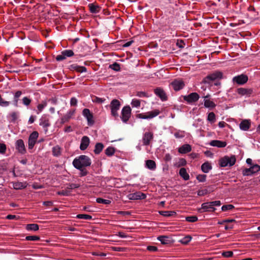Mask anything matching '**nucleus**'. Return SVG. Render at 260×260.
I'll use <instances>...</instances> for the list:
<instances>
[{"mask_svg":"<svg viewBox=\"0 0 260 260\" xmlns=\"http://www.w3.org/2000/svg\"><path fill=\"white\" fill-rule=\"evenodd\" d=\"M91 164L90 158L85 155L79 156L78 158H75L73 161V165L77 169L90 166Z\"/></svg>","mask_w":260,"mask_h":260,"instance_id":"obj_1","label":"nucleus"},{"mask_svg":"<svg viewBox=\"0 0 260 260\" xmlns=\"http://www.w3.org/2000/svg\"><path fill=\"white\" fill-rule=\"evenodd\" d=\"M223 78V73L219 71H215L206 77L203 80V82L205 84H210L211 82L215 81L216 79H221Z\"/></svg>","mask_w":260,"mask_h":260,"instance_id":"obj_2","label":"nucleus"},{"mask_svg":"<svg viewBox=\"0 0 260 260\" xmlns=\"http://www.w3.org/2000/svg\"><path fill=\"white\" fill-rule=\"evenodd\" d=\"M120 106V102L116 100H113L110 103V108L111 114L115 117L118 116L117 113L118 110L119 109Z\"/></svg>","mask_w":260,"mask_h":260,"instance_id":"obj_3","label":"nucleus"},{"mask_svg":"<svg viewBox=\"0 0 260 260\" xmlns=\"http://www.w3.org/2000/svg\"><path fill=\"white\" fill-rule=\"evenodd\" d=\"M159 113V110L155 109L146 113L138 114L137 115L136 117L141 119H150L157 116Z\"/></svg>","mask_w":260,"mask_h":260,"instance_id":"obj_4","label":"nucleus"},{"mask_svg":"<svg viewBox=\"0 0 260 260\" xmlns=\"http://www.w3.org/2000/svg\"><path fill=\"white\" fill-rule=\"evenodd\" d=\"M131 115V109L129 106H125L121 111V118L123 122H126Z\"/></svg>","mask_w":260,"mask_h":260,"instance_id":"obj_5","label":"nucleus"},{"mask_svg":"<svg viewBox=\"0 0 260 260\" xmlns=\"http://www.w3.org/2000/svg\"><path fill=\"white\" fill-rule=\"evenodd\" d=\"M260 171V166L258 165H254L248 169H245L242 171L243 176L251 175Z\"/></svg>","mask_w":260,"mask_h":260,"instance_id":"obj_6","label":"nucleus"},{"mask_svg":"<svg viewBox=\"0 0 260 260\" xmlns=\"http://www.w3.org/2000/svg\"><path fill=\"white\" fill-rule=\"evenodd\" d=\"M215 210V208L211 206L209 202L203 203L201 208H199L198 211L202 213L205 212H214Z\"/></svg>","mask_w":260,"mask_h":260,"instance_id":"obj_7","label":"nucleus"},{"mask_svg":"<svg viewBox=\"0 0 260 260\" xmlns=\"http://www.w3.org/2000/svg\"><path fill=\"white\" fill-rule=\"evenodd\" d=\"M82 114L87 119L88 125L89 126L93 125L94 123L93 116L92 113L90 111V110L88 109H84L83 110Z\"/></svg>","mask_w":260,"mask_h":260,"instance_id":"obj_8","label":"nucleus"},{"mask_svg":"<svg viewBox=\"0 0 260 260\" xmlns=\"http://www.w3.org/2000/svg\"><path fill=\"white\" fill-rule=\"evenodd\" d=\"M200 96L197 92H192L188 95L183 96V99L188 103H194L198 101Z\"/></svg>","mask_w":260,"mask_h":260,"instance_id":"obj_9","label":"nucleus"},{"mask_svg":"<svg viewBox=\"0 0 260 260\" xmlns=\"http://www.w3.org/2000/svg\"><path fill=\"white\" fill-rule=\"evenodd\" d=\"M248 80V76L244 74H241L234 77L233 81L239 85H242L246 83Z\"/></svg>","mask_w":260,"mask_h":260,"instance_id":"obj_10","label":"nucleus"},{"mask_svg":"<svg viewBox=\"0 0 260 260\" xmlns=\"http://www.w3.org/2000/svg\"><path fill=\"white\" fill-rule=\"evenodd\" d=\"M171 84L175 91L181 90L185 86L184 82L181 79L174 80Z\"/></svg>","mask_w":260,"mask_h":260,"instance_id":"obj_11","label":"nucleus"},{"mask_svg":"<svg viewBox=\"0 0 260 260\" xmlns=\"http://www.w3.org/2000/svg\"><path fill=\"white\" fill-rule=\"evenodd\" d=\"M153 138V135L152 132H146L144 134L142 142L144 145L147 146L150 143V141Z\"/></svg>","mask_w":260,"mask_h":260,"instance_id":"obj_12","label":"nucleus"},{"mask_svg":"<svg viewBox=\"0 0 260 260\" xmlns=\"http://www.w3.org/2000/svg\"><path fill=\"white\" fill-rule=\"evenodd\" d=\"M16 148L21 154H24L26 152L25 145L22 139H19L16 141Z\"/></svg>","mask_w":260,"mask_h":260,"instance_id":"obj_13","label":"nucleus"},{"mask_svg":"<svg viewBox=\"0 0 260 260\" xmlns=\"http://www.w3.org/2000/svg\"><path fill=\"white\" fill-rule=\"evenodd\" d=\"M155 94L158 96L161 101H165L168 99L167 95L165 91L161 88L158 87L154 89Z\"/></svg>","mask_w":260,"mask_h":260,"instance_id":"obj_14","label":"nucleus"},{"mask_svg":"<svg viewBox=\"0 0 260 260\" xmlns=\"http://www.w3.org/2000/svg\"><path fill=\"white\" fill-rule=\"evenodd\" d=\"M75 113V109L70 110L66 115L61 118V123H64L70 120Z\"/></svg>","mask_w":260,"mask_h":260,"instance_id":"obj_15","label":"nucleus"},{"mask_svg":"<svg viewBox=\"0 0 260 260\" xmlns=\"http://www.w3.org/2000/svg\"><path fill=\"white\" fill-rule=\"evenodd\" d=\"M146 197V194L141 192L131 193L128 196V198L130 200L144 199Z\"/></svg>","mask_w":260,"mask_h":260,"instance_id":"obj_16","label":"nucleus"},{"mask_svg":"<svg viewBox=\"0 0 260 260\" xmlns=\"http://www.w3.org/2000/svg\"><path fill=\"white\" fill-rule=\"evenodd\" d=\"M90 143V140L87 136H83L81 139V142L80 146V149L81 150H85L88 146Z\"/></svg>","mask_w":260,"mask_h":260,"instance_id":"obj_17","label":"nucleus"},{"mask_svg":"<svg viewBox=\"0 0 260 260\" xmlns=\"http://www.w3.org/2000/svg\"><path fill=\"white\" fill-rule=\"evenodd\" d=\"M237 93L241 95L249 96L253 93L252 89H248L244 88H239L237 90Z\"/></svg>","mask_w":260,"mask_h":260,"instance_id":"obj_18","label":"nucleus"},{"mask_svg":"<svg viewBox=\"0 0 260 260\" xmlns=\"http://www.w3.org/2000/svg\"><path fill=\"white\" fill-rule=\"evenodd\" d=\"M251 125L250 120H243L240 123L239 126L241 129L243 131H248Z\"/></svg>","mask_w":260,"mask_h":260,"instance_id":"obj_19","label":"nucleus"},{"mask_svg":"<svg viewBox=\"0 0 260 260\" xmlns=\"http://www.w3.org/2000/svg\"><path fill=\"white\" fill-rule=\"evenodd\" d=\"M69 69L71 71H76L79 73L85 72L87 71L85 67L79 66L76 64L71 65L69 67Z\"/></svg>","mask_w":260,"mask_h":260,"instance_id":"obj_20","label":"nucleus"},{"mask_svg":"<svg viewBox=\"0 0 260 260\" xmlns=\"http://www.w3.org/2000/svg\"><path fill=\"white\" fill-rule=\"evenodd\" d=\"M210 145L218 148H223L226 146V142L219 140H212L210 142Z\"/></svg>","mask_w":260,"mask_h":260,"instance_id":"obj_21","label":"nucleus"},{"mask_svg":"<svg viewBox=\"0 0 260 260\" xmlns=\"http://www.w3.org/2000/svg\"><path fill=\"white\" fill-rule=\"evenodd\" d=\"M157 239L161 242L162 244L168 245L172 242V240L171 238L166 236H161L157 238Z\"/></svg>","mask_w":260,"mask_h":260,"instance_id":"obj_22","label":"nucleus"},{"mask_svg":"<svg viewBox=\"0 0 260 260\" xmlns=\"http://www.w3.org/2000/svg\"><path fill=\"white\" fill-rule=\"evenodd\" d=\"M223 157L225 161H227L229 166L230 167L234 166L236 163V156L234 155H231V156H224Z\"/></svg>","mask_w":260,"mask_h":260,"instance_id":"obj_23","label":"nucleus"},{"mask_svg":"<svg viewBox=\"0 0 260 260\" xmlns=\"http://www.w3.org/2000/svg\"><path fill=\"white\" fill-rule=\"evenodd\" d=\"M27 183L26 182H15L13 183V187L15 189H21L26 187Z\"/></svg>","mask_w":260,"mask_h":260,"instance_id":"obj_24","label":"nucleus"},{"mask_svg":"<svg viewBox=\"0 0 260 260\" xmlns=\"http://www.w3.org/2000/svg\"><path fill=\"white\" fill-rule=\"evenodd\" d=\"M191 150V146L189 144H184L179 148L178 151L182 154H185Z\"/></svg>","mask_w":260,"mask_h":260,"instance_id":"obj_25","label":"nucleus"},{"mask_svg":"<svg viewBox=\"0 0 260 260\" xmlns=\"http://www.w3.org/2000/svg\"><path fill=\"white\" fill-rule=\"evenodd\" d=\"M211 169L212 166L208 161L204 162L201 166V170L204 173H208Z\"/></svg>","mask_w":260,"mask_h":260,"instance_id":"obj_26","label":"nucleus"},{"mask_svg":"<svg viewBox=\"0 0 260 260\" xmlns=\"http://www.w3.org/2000/svg\"><path fill=\"white\" fill-rule=\"evenodd\" d=\"M180 176L184 180H188L189 179V174L187 173L186 170L184 168H182L179 170Z\"/></svg>","mask_w":260,"mask_h":260,"instance_id":"obj_27","label":"nucleus"},{"mask_svg":"<svg viewBox=\"0 0 260 260\" xmlns=\"http://www.w3.org/2000/svg\"><path fill=\"white\" fill-rule=\"evenodd\" d=\"M90 12L92 13H97L100 12L101 8L98 5H95L93 4H90L88 5Z\"/></svg>","mask_w":260,"mask_h":260,"instance_id":"obj_28","label":"nucleus"},{"mask_svg":"<svg viewBox=\"0 0 260 260\" xmlns=\"http://www.w3.org/2000/svg\"><path fill=\"white\" fill-rule=\"evenodd\" d=\"M146 167L148 169L152 170H155L156 167L155 162L150 159L146 161Z\"/></svg>","mask_w":260,"mask_h":260,"instance_id":"obj_29","label":"nucleus"},{"mask_svg":"<svg viewBox=\"0 0 260 260\" xmlns=\"http://www.w3.org/2000/svg\"><path fill=\"white\" fill-rule=\"evenodd\" d=\"M104 145L102 143H97L95 144L94 152L95 154H100L104 148Z\"/></svg>","mask_w":260,"mask_h":260,"instance_id":"obj_30","label":"nucleus"},{"mask_svg":"<svg viewBox=\"0 0 260 260\" xmlns=\"http://www.w3.org/2000/svg\"><path fill=\"white\" fill-rule=\"evenodd\" d=\"M159 214L166 217L174 216L176 214V212L174 211H160Z\"/></svg>","mask_w":260,"mask_h":260,"instance_id":"obj_31","label":"nucleus"},{"mask_svg":"<svg viewBox=\"0 0 260 260\" xmlns=\"http://www.w3.org/2000/svg\"><path fill=\"white\" fill-rule=\"evenodd\" d=\"M61 148L58 145H56L52 148V154L54 156H59L61 155Z\"/></svg>","mask_w":260,"mask_h":260,"instance_id":"obj_32","label":"nucleus"},{"mask_svg":"<svg viewBox=\"0 0 260 260\" xmlns=\"http://www.w3.org/2000/svg\"><path fill=\"white\" fill-rule=\"evenodd\" d=\"M22 94V91L20 90H17L15 93L14 96V105L15 106H18V102L19 100V97Z\"/></svg>","mask_w":260,"mask_h":260,"instance_id":"obj_33","label":"nucleus"},{"mask_svg":"<svg viewBox=\"0 0 260 260\" xmlns=\"http://www.w3.org/2000/svg\"><path fill=\"white\" fill-rule=\"evenodd\" d=\"M115 151V149L114 147H109L105 150V153L107 156H111L114 154Z\"/></svg>","mask_w":260,"mask_h":260,"instance_id":"obj_34","label":"nucleus"},{"mask_svg":"<svg viewBox=\"0 0 260 260\" xmlns=\"http://www.w3.org/2000/svg\"><path fill=\"white\" fill-rule=\"evenodd\" d=\"M204 106L206 108H213L216 106V105L214 102L209 100H204Z\"/></svg>","mask_w":260,"mask_h":260,"instance_id":"obj_35","label":"nucleus"},{"mask_svg":"<svg viewBox=\"0 0 260 260\" xmlns=\"http://www.w3.org/2000/svg\"><path fill=\"white\" fill-rule=\"evenodd\" d=\"M26 229L36 231L39 230V225L37 224H28L26 225Z\"/></svg>","mask_w":260,"mask_h":260,"instance_id":"obj_36","label":"nucleus"},{"mask_svg":"<svg viewBox=\"0 0 260 260\" xmlns=\"http://www.w3.org/2000/svg\"><path fill=\"white\" fill-rule=\"evenodd\" d=\"M191 239V237L190 236L188 235V236H186L184 237V238H183L179 241L182 244L186 245L190 241Z\"/></svg>","mask_w":260,"mask_h":260,"instance_id":"obj_37","label":"nucleus"},{"mask_svg":"<svg viewBox=\"0 0 260 260\" xmlns=\"http://www.w3.org/2000/svg\"><path fill=\"white\" fill-rule=\"evenodd\" d=\"M47 105V102L46 101H44L42 102L41 104H39L37 106L38 112L37 113L39 114L40 112L42 111L43 108L46 107Z\"/></svg>","mask_w":260,"mask_h":260,"instance_id":"obj_38","label":"nucleus"},{"mask_svg":"<svg viewBox=\"0 0 260 260\" xmlns=\"http://www.w3.org/2000/svg\"><path fill=\"white\" fill-rule=\"evenodd\" d=\"M38 137V133L37 131H34L29 135L28 139L37 142Z\"/></svg>","mask_w":260,"mask_h":260,"instance_id":"obj_39","label":"nucleus"},{"mask_svg":"<svg viewBox=\"0 0 260 260\" xmlns=\"http://www.w3.org/2000/svg\"><path fill=\"white\" fill-rule=\"evenodd\" d=\"M76 217L78 219H84L86 220L91 219L92 218V216L88 215V214H78Z\"/></svg>","mask_w":260,"mask_h":260,"instance_id":"obj_40","label":"nucleus"},{"mask_svg":"<svg viewBox=\"0 0 260 260\" xmlns=\"http://www.w3.org/2000/svg\"><path fill=\"white\" fill-rule=\"evenodd\" d=\"M208 120L211 123H214L215 121V115L213 112H210L208 115Z\"/></svg>","mask_w":260,"mask_h":260,"instance_id":"obj_41","label":"nucleus"},{"mask_svg":"<svg viewBox=\"0 0 260 260\" xmlns=\"http://www.w3.org/2000/svg\"><path fill=\"white\" fill-rule=\"evenodd\" d=\"M62 52L66 58V57H71L74 54L73 51L72 50H66Z\"/></svg>","mask_w":260,"mask_h":260,"instance_id":"obj_42","label":"nucleus"},{"mask_svg":"<svg viewBox=\"0 0 260 260\" xmlns=\"http://www.w3.org/2000/svg\"><path fill=\"white\" fill-rule=\"evenodd\" d=\"M96 202L104 204H109L111 203V201L109 200H106L99 198L96 199Z\"/></svg>","mask_w":260,"mask_h":260,"instance_id":"obj_43","label":"nucleus"},{"mask_svg":"<svg viewBox=\"0 0 260 260\" xmlns=\"http://www.w3.org/2000/svg\"><path fill=\"white\" fill-rule=\"evenodd\" d=\"M80 187V185L78 184L71 183L69 184L66 187L68 190L70 191L71 190L75 188H77Z\"/></svg>","mask_w":260,"mask_h":260,"instance_id":"obj_44","label":"nucleus"},{"mask_svg":"<svg viewBox=\"0 0 260 260\" xmlns=\"http://www.w3.org/2000/svg\"><path fill=\"white\" fill-rule=\"evenodd\" d=\"M219 165L220 167H225L229 166L227 161H225L223 157H222L219 159Z\"/></svg>","mask_w":260,"mask_h":260,"instance_id":"obj_45","label":"nucleus"},{"mask_svg":"<svg viewBox=\"0 0 260 260\" xmlns=\"http://www.w3.org/2000/svg\"><path fill=\"white\" fill-rule=\"evenodd\" d=\"M185 219L187 221L190 222H194L198 220V217L196 216H187Z\"/></svg>","mask_w":260,"mask_h":260,"instance_id":"obj_46","label":"nucleus"},{"mask_svg":"<svg viewBox=\"0 0 260 260\" xmlns=\"http://www.w3.org/2000/svg\"><path fill=\"white\" fill-rule=\"evenodd\" d=\"M234 208V206L232 204H228L226 205H223L221 207V210L223 211H225L226 210H232Z\"/></svg>","mask_w":260,"mask_h":260,"instance_id":"obj_47","label":"nucleus"},{"mask_svg":"<svg viewBox=\"0 0 260 260\" xmlns=\"http://www.w3.org/2000/svg\"><path fill=\"white\" fill-rule=\"evenodd\" d=\"M110 67L115 71H119L120 70V65L117 62H114L113 64L110 65Z\"/></svg>","mask_w":260,"mask_h":260,"instance_id":"obj_48","label":"nucleus"},{"mask_svg":"<svg viewBox=\"0 0 260 260\" xmlns=\"http://www.w3.org/2000/svg\"><path fill=\"white\" fill-rule=\"evenodd\" d=\"M11 121L14 122L18 118V114L16 112H13L10 114Z\"/></svg>","mask_w":260,"mask_h":260,"instance_id":"obj_49","label":"nucleus"},{"mask_svg":"<svg viewBox=\"0 0 260 260\" xmlns=\"http://www.w3.org/2000/svg\"><path fill=\"white\" fill-rule=\"evenodd\" d=\"M25 239L28 241H38L40 240V237L37 236H26Z\"/></svg>","mask_w":260,"mask_h":260,"instance_id":"obj_50","label":"nucleus"},{"mask_svg":"<svg viewBox=\"0 0 260 260\" xmlns=\"http://www.w3.org/2000/svg\"><path fill=\"white\" fill-rule=\"evenodd\" d=\"M105 101V99L100 98L97 96H94L92 99V101L94 103H96L98 104H101L104 102Z\"/></svg>","mask_w":260,"mask_h":260,"instance_id":"obj_51","label":"nucleus"},{"mask_svg":"<svg viewBox=\"0 0 260 260\" xmlns=\"http://www.w3.org/2000/svg\"><path fill=\"white\" fill-rule=\"evenodd\" d=\"M31 99H29L28 98H27L26 96L24 97L22 99V103L25 106L29 105L31 103Z\"/></svg>","mask_w":260,"mask_h":260,"instance_id":"obj_52","label":"nucleus"},{"mask_svg":"<svg viewBox=\"0 0 260 260\" xmlns=\"http://www.w3.org/2000/svg\"><path fill=\"white\" fill-rule=\"evenodd\" d=\"M206 175H199L197 176V179L199 182H205L206 181Z\"/></svg>","mask_w":260,"mask_h":260,"instance_id":"obj_53","label":"nucleus"},{"mask_svg":"<svg viewBox=\"0 0 260 260\" xmlns=\"http://www.w3.org/2000/svg\"><path fill=\"white\" fill-rule=\"evenodd\" d=\"M57 194L61 196H68L70 194V191L66 188L64 190L58 191Z\"/></svg>","mask_w":260,"mask_h":260,"instance_id":"obj_54","label":"nucleus"},{"mask_svg":"<svg viewBox=\"0 0 260 260\" xmlns=\"http://www.w3.org/2000/svg\"><path fill=\"white\" fill-rule=\"evenodd\" d=\"M36 143V141L31 140L28 139V149H32Z\"/></svg>","mask_w":260,"mask_h":260,"instance_id":"obj_55","label":"nucleus"},{"mask_svg":"<svg viewBox=\"0 0 260 260\" xmlns=\"http://www.w3.org/2000/svg\"><path fill=\"white\" fill-rule=\"evenodd\" d=\"M79 170L80 171V177L85 176L87 175L88 171L86 170V169L85 168H82Z\"/></svg>","mask_w":260,"mask_h":260,"instance_id":"obj_56","label":"nucleus"},{"mask_svg":"<svg viewBox=\"0 0 260 260\" xmlns=\"http://www.w3.org/2000/svg\"><path fill=\"white\" fill-rule=\"evenodd\" d=\"M209 193V191L207 189L199 190L198 191V195L199 196H203Z\"/></svg>","mask_w":260,"mask_h":260,"instance_id":"obj_57","label":"nucleus"},{"mask_svg":"<svg viewBox=\"0 0 260 260\" xmlns=\"http://www.w3.org/2000/svg\"><path fill=\"white\" fill-rule=\"evenodd\" d=\"M132 105L133 107H138L140 106V101L138 100L134 99L132 102Z\"/></svg>","mask_w":260,"mask_h":260,"instance_id":"obj_58","label":"nucleus"},{"mask_svg":"<svg viewBox=\"0 0 260 260\" xmlns=\"http://www.w3.org/2000/svg\"><path fill=\"white\" fill-rule=\"evenodd\" d=\"M222 255L225 257H230L233 256V252L231 251H225L222 253Z\"/></svg>","mask_w":260,"mask_h":260,"instance_id":"obj_59","label":"nucleus"},{"mask_svg":"<svg viewBox=\"0 0 260 260\" xmlns=\"http://www.w3.org/2000/svg\"><path fill=\"white\" fill-rule=\"evenodd\" d=\"M136 95L139 97H148L147 93L144 91H137Z\"/></svg>","mask_w":260,"mask_h":260,"instance_id":"obj_60","label":"nucleus"},{"mask_svg":"<svg viewBox=\"0 0 260 260\" xmlns=\"http://www.w3.org/2000/svg\"><path fill=\"white\" fill-rule=\"evenodd\" d=\"M40 125H42L44 127L47 128L50 125L49 120H44L40 123Z\"/></svg>","mask_w":260,"mask_h":260,"instance_id":"obj_61","label":"nucleus"},{"mask_svg":"<svg viewBox=\"0 0 260 260\" xmlns=\"http://www.w3.org/2000/svg\"><path fill=\"white\" fill-rule=\"evenodd\" d=\"M174 136L176 138H181L184 137L183 132H178L174 134Z\"/></svg>","mask_w":260,"mask_h":260,"instance_id":"obj_62","label":"nucleus"},{"mask_svg":"<svg viewBox=\"0 0 260 260\" xmlns=\"http://www.w3.org/2000/svg\"><path fill=\"white\" fill-rule=\"evenodd\" d=\"M6 150V146L5 144L0 143V153H5Z\"/></svg>","mask_w":260,"mask_h":260,"instance_id":"obj_63","label":"nucleus"},{"mask_svg":"<svg viewBox=\"0 0 260 260\" xmlns=\"http://www.w3.org/2000/svg\"><path fill=\"white\" fill-rule=\"evenodd\" d=\"M65 59H66V57H65L64 55H63V53H62V52H61V54L58 55L56 57V60L58 61L63 60Z\"/></svg>","mask_w":260,"mask_h":260,"instance_id":"obj_64","label":"nucleus"}]
</instances>
